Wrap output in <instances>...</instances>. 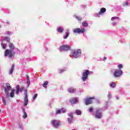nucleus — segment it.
<instances>
[{
	"label": "nucleus",
	"instance_id": "nucleus-27",
	"mask_svg": "<svg viewBox=\"0 0 130 130\" xmlns=\"http://www.w3.org/2000/svg\"><path fill=\"white\" fill-rule=\"evenodd\" d=\"M122 5L123 7H127L128 6V3L126 2H125L123 3Z\"/></svg>",
	"mask_w": 130,
	"mask_h": 130
},
{
	"label": "nucleus",
	"instance_id": "nucleus-44",
	"mask_svg": "<svg viewBox=\"0 0 130 130\" xmlns=\"http://www.w3.org/2000/svg\"><path fill=\"white\" fill-rule=\"evenodd\" d=\"M108 96H109V98L111 97V94H109Z\"/></svg>",
	"mask_w": 130,
	"mask_h": 130
},
{
	"label": "nucleus",
	"instance_id": "nucleus-6",
	"mask_svg": "<svg viewBox=\"0 0 130 130\" xmlns=\"http://www.w3.org/2000/svg\"><path fill=\"white\" fill-rule=\"evenodd\" d=\"M122 75V71L121 70H116L114 72L113 76L115 78H119Z\"/></svg>",
	"mask_w": 130,
	"mask_h": 130
},
{
	"label": "nucleus",
	"instance_id": "nucleus-28",
	"mask_svg": "<svg viewBox=\"0 0 130 130\" xmlns=\"http://www.w3.org/2000/svg\"><path fill=\"white\" fill-rule=\"evenodd\" d=\"M75 18L78 20V21H82V17L80 16H76Z\"/></svg>",
	"mask_w": 130,
	"mask_h": 130
},
{
	"label": "nucleus",
	"instance_id": "nucleus-37",
	"mask_svg": "<svg viewBox=\"0 0 130 130\" xmlns=\"http://www.w3.org/2000/svg\"><path fill=\"white\" fill-rule=\"evenodd\" d=\"M63 72H64V70H63L60 69V70H59V73L60 74H61V73H63Z\"/></svg>",
	"mask_w": 130,
	"mask_h": 130
},
{
	"label": "nucleus",
	"instance_id": "nucleus-46",
	"mask_svg": "<svg viewBox=\"0 0 130 130\" xmlns=\"http://www.w3.org/2000/svg\"><path fill=\"white\" fill-rule=\"evenodd\" d=\"M117 100H118V97L116 98Z\"/></svg>",
	"mask_w": 130,
	"mask_h": 130
},
{
	"label": "nucleus",
	"instance_id": "nucleus-3",
	"mask_svg": "<svg viewBox=\"0 0 130 130\" xmlns=\"http://www.w3.org/2000/svg\"><path fill=\"white\" fill-rule=\"evenodd\" d=\"M72 53L73 57H74L75 58H78L79 56H81L82 52H81V49H78L74 50Z\"/></svg>",
	"mask_w": 130,
	"mask_h": 130
},
{
	"label": "nucleus",
	"instance_id": "nucleus-31",
	"mask_svg": "<svg viewBox=\"0 0 130 130\" xmlns=\"http://www.w3.org/2000/svg\"><path fill=\"white\" fill-rule=\"evenodd\" d=\"M2 47L4 49H5V48L7 47V44H2Z\"/></svg>",
	"mask_w": 130,
	"mask_h": 130
},
{
	"label": "nucleus",
	"instance_id": "nucleus-35",
	"mask_svg": "<svg viewBox=\"0 0 130 130\" xmlns=\"http://www.w3.org/2000/svg\"><path fill=\"white\" fill-rule=\"evenodd\" d=\"M61 112V111H60V110H58V111H56V114H59Z\"/></svg>",
	"mask_w": 130,
	"mask_h": 130
},
{
	"label": "nucleus",
	"instance_id": "nucleus-11",
	"mask_svg": "<svg viewBox=\"0 0 130 130\" xmlns=\"http://www.w3.org/2000/svg\"><path fill=\"white\" fill-rule=\"evenodd\" d=\"M24 101H23V104H24V106H27V105H28V94L27 93V92H25L24 93Z\"/></svg>",
	"mask_w": 130,
	"mask_h": 130
},
{
	"label": "nucleus",
	"instance_id": "nucleus-22",
	"mask_svg": "<svg viewBox=\"0 0 130 130\" xmlns=\"http://www.w3.org/2000/svg\"><path fill=\"white\" fill-rule=\"evenodd\" d=\"M23 110V115L22 116L23 118H27V113H26V112L25 111V110Z\"/></svg>",
	"mask_w": 130,
	"mask_h": 130
},
{
	"label": "nucleus",
	"instance_id": "nucleus-19",
	"mask_svg": "<svg viewBox=\"0 0 130 130\" xmlns=\"http://www.w3.org/2000/svg\"><path fill=\"white\" fill-rule=\"evenodd\" d=\"M14 65L13 64L11 68L10 69V71H9V74L10 75H12V74H13V72L14 71Z\"/></svg>",
	"mask_w": 130,
	"mask_h": 130
},
{
	"label": "nucleus",
	"instance_id": "nucleus-45",
	"mask_svg": "<svg viewBox=\"0 0 130 130\" xmlns=\"http://www.w3.org/2000/svg\"><path fill=\"white\" fill-rule=\"evenodd\" d=\"M19 127H22V126L21 125H19Z\"/></svg>",
	"mask_w": 130,
	"mask_h": 130
},
{
	"label": "nucleus",
	"instance_id": "nucleus-30",
	"mask_svg": "<svg viewBox=\"0 0 130 130\" xmlns=\"http://www.w3.org/2000/svg\"><path fill=\"white\" fill-rule=\"evenodd\" d=\"M66 35L64 37V39H67L69 37V32H66Z\"/></svg>",
	"mask_w": 130,
	"mask_h": 130
},
{
	"label": "nucleus",
	"instance_id": "nucleus-40",
	"mask_svg": "<svg viewBox=\"0 0 130 130\" xmlns=\"http://www.w3.org/2000/svg\"><path fill=\"white\" fill-rule=\"evenodd\" d=\"M107 59V58H106V57H104L103 60H104V61L106 60Z\"/></svg>",
	"mask_w": 130,
	"mask_h": 130
},
{
	"label": "nucleus",
	"instance_id": "nucleus-14",
	"mask_svg": "<svg viewBox=\"0 0 130 130\" xmlns=\"http://www.w3.org/2000/svg\"><path fill=\"white\" fill-rule=\"evenodd\" d=\"M106 12V9L104 8H102L100 10V11L99 12V13L97 14V16L99 17L100 15H102V13H105Z\"/></svg>",
	"mask_w": 130,
	"mask_h": 130
},
{
	"label": "nucleus",
	"instance_id": "nucleus-1",
	"mask_svg": "<svg viewBox=\"0 0 130 130\" xmlns=\"http://www.w3.org/2000/svg\"><path fill=\"white\" fill-rule=\"evenodd\" d=\"M92 74H93V72L89 71V70H85L82 73V81H83V82L87 81V79H88V76H89V75H92Z\"/></svg>",
	"mask_w": 130,
	"mask_h": 130
},
{
	"label": "nucleus",
	"instance_id": "nucleus-2",
	"mask_svg": "<svg viewBox=\"0 0 130 130\" xmlns=\"http://www.w3.org/2000/svg\"><path fill=\"white\" fill-rule=\"evenodd\" d=\"M12 89V87L11 86V85L9 83H7L5 84V87L4 88L5 90V93L6 94V98L7 99H8L9 98L10 95H9V91H11Z\"/></svg>",
	"mask_w": 130,
	"mask_h": 130
},
{
	"label": "nucleus",
	"instance_id": "nucleus-26",
	"mask_svg": "<svg viewBox=\"0 0 130 130\" xmlns=\"http://www.w3.org/2000/svg\"><path fill=\"white\" fill-rule=\"evenodd\" d=\"M82 26H83V27H88V23L86 22H82Z\"/></svg>",
	"mask_w": 130,
	"mask_h": 130
},
{
	"label": "nucleus",
	"instance_id": "nucleus-8",
	"mask_svg": "<svg viewBox=\"0 0 130 130\" xmlns=\"http://www.w3.org/2000/svg\"><path fill=\"white\" fill-rule=\"evenodd\" d=\"M86 31V29L84 28H77L73 30V32L74 33H77L78 34L80 33H85V31Z\"/></svg>",
	"mask_w": 130,
	"mask_h": 130
},
{
	"label": "nucleus",
	"instance_id": "nucleus-4",
	"mask_svg": "<svg viewBox=\"0 0 130 130\" xmlns=\"http://www.w3.org/2000/svg\"><path fill=\"white\" fill-rule=\"evenodd\" d=\"M15 55V51L7 49L5 51V56H9V57H12Z\"/></svg>",
	"mask_w": 130,
	"mask_h": 130
},
{
	"label": "nucleus",
	"instance_id": "nucleus-16",
	"mask_svg": "<svg viewBox=\"0 0 130 130\" xmlns=\"http://www.w3.org/2000/svg\"><path fill=\"white\" fill-rule=\"evenodd\" d=\"M9 47L10 49V50H14V49H15V46H14V44H13V43H10L9 44Z\"/></svg>",
	"mask_w": 130,
	"mask_h": 130
},
{
	"label": "nucleus",
	"instance_id": "nucleus-17",
	"mask_svg": "<svg viewBox=\"0 0 130 130\" xmlns=\"http://www.w3.org/2000/svg\"><path fill=\"white\" fill-rule=\"evenodd\" d=\"M75 91H76V90L72 87L68 89V92H69V93H74Z\"/></svg>",
	"mask_w": 130,
	"mask_h": 130
},
{
	"label": "nucleus",
	"instance_id": "nucleus-23",
	"mask_svg": "<svg viewBox=\"0 0 130 130\" xmlns=\"http://www.w3.org/2000/svg\"><path fill=\"white\" fill-rule=\"evenodd\" d=\"M110 87H111V88H115V86H116V84L114 82H112L110 84Z\"/></svg>",
	"mask_w": 130,
	"mask_h": 130
},
{
	"label": "nucleus",
	"instance_id": "nucleus-10",
	"mask_svg": "<svg viewBox=\"0 0 130 130\" xmlns=\"http://www.w3.org/2000/svg\"><path fill=\"white\" fill-rule=\"evenodd\" d=\"M71 49V46L69 45H62L60 46V50L63 51H68Z\"/></svg>",
	"mask_w": 130,
	"mask_h": 130
},
{
	"label": "nucleus",
	"instance_id": "nucleus-32",
	"mask_svg": "<svg viewBox=\"0 0 130 130\" xmlns=\"http://www.w3.org/2000/svg\"><path fill=\"white\" fill-rule=\"evenodd\" d=\"M37 96H38V94H37V93H36L33 97V99L34 100H35V99H36V98H37Z\"/></svg>",
	"mask_w": 130,
	"mask_h": 130
},
{
	"label": "nucleus",
	"instance_id": "nucleus-25",
	"mask_svg": "<svg viewBox=\"0 0 130 130\" xmlns=\"http://www.w3.org/2000/svg\"><path fill=\"white\" fill-rule=\"evenodd\" d=\"M119 19V18L116 17V16H114L111 18V20L112 21H113V20H118Z\"/></svg>",
	"mask_w": 130,
	"mask_h": 130
},
{
	"label": "nucleus",
	"instance_id": "nucleus-7",
	"mask_svg": "<svg viewBox=\"0 0 130 130\" xmlns=\"http://www.w3.org/2000/svg\"><path fill=\"white\" fill-rule=\"evenodd\" d=\"M102 117V113L101 112V109H97L95 111V118H101Z\"/></svg>",
	"mask_w": 130,
	"mask_h": 130
},
{
	"label": "nucleus",
	"instance_id": "nucleus-34",
	"mask_svg": "<svg viewBox=\"0 0 130 130\" xmlns=\"http://www.w3.org/2000/svg\"><path fill=\"white\" fill-rule=\"evenodd\" d=\"M5 40H7V42H10V38H8V37H5Z\"/></svg>",
	"mask_w": 130,
	"mask_h": 130
},
{
	"label": "nucleus",
	"instance_id": "nucleus-42",
	"mask_svg": "<svg viewBox=\"0 0 130 130\" xmlns=\"http://www.w3.org/2000/svg\"><path fill=\"white\" fill-rule=\"evenodd\" d=\"M112 24L113 26H115V25H116V22H113Z\"/></svg>",
	"mask_w": 130,
	"mask_h": 130
},
{
	"label": "nucleus",
	"instance_id": "nucleus-24",
	"mask_svg": "<svg viewBox=\"0 0 130 130\" xmlns=\"http://www.w3.org/2000/svg\"><path fill=\"white\" fill-rule=\"evenodd\" d=\"M76 113L77 115H81V114H82V112H81L80 110H77L76 111Z\"/></svg>",
	"mask_w": 130,
	"mask_h": 130
},
{
	"label": "nucleus",
	"instance_id": "nucleus-29",
	"mask_svg": "<svg viewBox=\"0 0 130 130\" xmlns=\"http://www.w3.org/2000/svg\"><path fill=\"white\" fill-rule=\"evenodd\" d=\"M93 107H91L89 109V112L91 113L93 112Z\"/></svg>",
	"mask_w": 130,
	"mask_h": 130
},
{
	"label": "nucleus",
	"instance_id": "nucleus-33",
	"mask_svg": "<svg viewBox=\"0 0 130 130\" xmlns=\"http://www.w3.org/2000/svg\"><path fill=\"white\" fill-rule=\"evenodd\" d=\"M2 101H3V103L4 105H5V106L7 105V103H6V100L3 99Z\"/></svg>",
	"mask_w": 130,
	"mask_h": 130
},
{
	"label": "nucleus",
	"instance_id": "nucleus-38",
	"mask_svg": "<svg viewBox=\"0 0 130 130\" xmlns=\"http://www.w3.org/2000/svg\"><path fill=\"white\" fill-rule=\"evenodd\" d=\"M61 111L63 112V113H66V110L64 109V108H62Z\"/></svg>",
	"mask_w": 130,
	"mask_h": 130
},
{
	"label": "nucleus",
	"instance_id": "nucleus-15",
	"mask_svg": "<svg viewBox=\"0 0 130 130\" xmlns=\"http://www.w3.org/2000/svg\"><path fill=\"white\" fill-rule=\"evenodd\" d=\"M70 102L71 104H76L78 102V100L76 98H73L70 100Z\"/></svg>",
	"mask_w": 130,
	"mask_h": 130
},
{
	"label": "nucleus",
	"instance_id": "nucleus-41",
	"mask_svg": "<svg viewBox=\"0 0 130 130\" xmlns=\"http://www.w3.org/2000/svg\"><path fill=\"white\" fill-rule=\"evenodd\" d=\"M26 80H29V76L28 75H26Z\"/></svg>",
	"mask_w": 130,
	"mask_h": 130
},
{
	"label": "nucleus",
	"instance_id": "nucleus-39",
	"mask_svg": "<svg viewBox=\"0 0 130 130\" xmlns=\"http://www.w3.org/2000/svg\"><path fill=\"white\" fill-rule=\"evenodd\" d=\"M27 85H30V79L27 80Z\"/></svg>",
	"mask_w": 130,
	"mask_h": 130
},
{
	"label": "nucleus",
	"instance_id": "nucleus-21",
	"mask_svg": "<svg viewBox=\"0 0 130 130\" xmlns=\"http://www.w3.org/2000/svg\"><path fill=\"white\" fill-rule=\"evenodd\" d=\"M47 85H48V82L46 81V82H44V83L43 84V87L44 88H47Z\"/></svg>",
	"mask_w": 130,
	"mask_h": 130
},
{
	"label": "nucleus",
	"instance_id": "nucleus-5",
	"mask_svg": "<svg viewBox=\"0 0 130 130\" xmlns=\"http://www.w3.org/2000/svg\"><path fill=\"white\" fill-rule=\"evenodd\" d=\"M95 99L94 96L87 98L84 99V103L85 105H89L90 104H92L93 103V100Z\"/></svg>",
	"mask_w": 130,
	"mask_h": 130
},
{
	"label": "nucleus",
	"instance_id": "nucleus-20",
	"mask_svg": "<svg viewBox=\"0 0 130 130\" xmlns=\"http://www.w3.org/2000/svg\"><path fill=\"white\" fill-rule=\"evenodd\" d=\"M14 92H15V89H12L11 90V92L10 93V97L11 98L14 97V95H15Z\"/></svg>",
	"mask_w": 130,
	"mask_h": 130
},
{
	"label": "nucleus",
	"instance_id": "nucleus-13",
	"mask_svg": "<svg viewBox=\"0 0 130 130\" xmlns=\"http://www.w3.org/2000/svg\"><path fill=\"white\" fill-rule=\"evenodd\" d=\"M70 117L68 118L69 123L72 124L73 122V119H74V115L73 113H71L69 115Z\"/></svg>",
	"mask_w": 130,
	"mask_h": 130
},
{
	"label": "nucleus",
	"instance_id": "nucleus-36",
	"mask_svg": "<svg viewBox=\"0 0 130 130\" xmlns=\"http://www.w3.org/2000/svg\"><path fill=\"white\" fill-rule=\"evenodd\" d=\"M118 69H122V68H123L122 64H120L118 65Z\"/></svg>",
	"mask_w": 130,
	"mask_h": 130
},
{
	"label": "nucleus",
	"instance_id": "nucleus-43",
	"mask_svg": "<svg viewBox=\"0 0 130 130\" xmlns=\"http://www.w3.org/2000/svg\"><path fill=\"white\" fill-rule=\"evenodd\" d=\"M96 103H97L98 104H99V103H100V102L99 101V100H97V101H96Z\"/></svg>",
	"mask_w": 130,
	"mask_h": 130
},
{
	"label": "nucleus",
	"instance_id": "nucleus-9",
	"mask_svg": "<svg viewBox=\"0 0 130 130\" xmlns=\"http://www.w3.org/2000/svg\"><path fill=\"white\" fill-rule=\"evenodd\" d=\"M24 91V86H21L20 88L19 85H17L16 87V95H19V92H23Z\"/></svg>",
	"mask_w": 130,
	"mask_h": 130
},
{
	"label": "nucleus",
	"instance_id": "nucleus-12",
	"mask_svg": "<svg viewBox=\"0 0 130 130\" xmlns=\"http://www.w3.org/2000/svg\"><path fill=\"white\" fill-rule=\"evenodd\" d=\"M51 123H52L54 127H57V126L60 125V122L56 121V120H52L51 121Z\"/></svg>",
	"mask_w": 130,
	"mask_h": 130
},
{
	"label": "nucleus",
	"instance_id": "nucleus-18",
	"mask_svg": "<svg viewBox=\"0 0 130 130\" xmlns=\"http://www.w3.org/2000/svg\"><path fill=\"white\" fill-rule=\"evenodd\" d=\"M57 31L59 32V33H62V32H63V28H62V27H58Z\"/></svg>",
	"mask_w": 130,
	"mask_h": 130
}]
</instances>
